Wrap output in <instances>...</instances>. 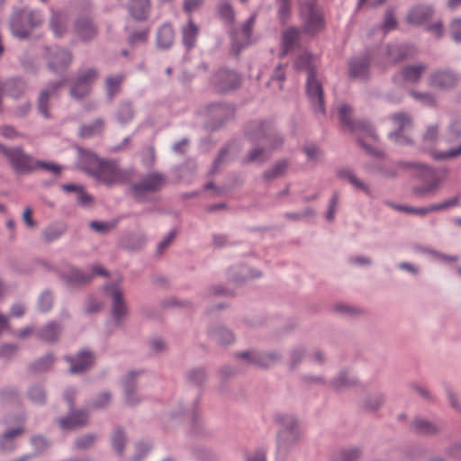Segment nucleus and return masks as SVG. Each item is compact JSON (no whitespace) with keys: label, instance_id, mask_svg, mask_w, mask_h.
Segmentation results:
<instances>
[{"label":"nucleus","instance_id":"052dcab7","mask_svg":"<svg viewBox=\"0 0 461 461\" xmlns=\"http://www.w3.org/2000/svg\"><path fill=\"white\" fill-rule=\"evenodd\" d=\"M304 152L309 159H316L320 155L319 149L314 145H309L304 148Z\"/></svg>","mask_w":461,"mask_h":461},{"label":"nucleus","instance_id":"8fccbe9b","mask_svg":"<svg viewBox=\"0 0 461 461\" xmlns=\"http://www.w3.org/2000/svg\"><path fill=\"white\" fill-rule=\"evenodd\" d=\"M29 395H30V398L35 402H38V403H41L44 402L45 400V394H44V392L43 390L37 386V387H33L30 390L29 392Z\"/></svg>","mask_w":461,"mask_h":461},{"label":"nucleus","instance_id":"774afa93","mask_svg":"<svg viewBox=\"0 0 461 461\" xmlns=\"http://www.w3.org/2000/svg\"><path fill=\"white\" fill-rule=\"evenodd\" d=\"M449 140L458 138L461 135V125L459 123L452 124L449 128Z\"/></svg>","mask_w":461,"mask_h":461},{"label":"nucleus","instance_id":"09e8293b","mask_svg":"<svg viewBox=\"0 0 461 461\" xmlns=\"http://www.w3.org/2000/svg\"><path fill=\"white\" fill-rule=\"evenodd\" d=\"M52 296L50 293H44L41 294L39 301V307L42 312H46L51 308Z\"/></svg>","mask_w":461,"mask_h":461},{"label":"nucleus","instance_id":"37998d69","mask_svg":"<svg viewBox=\"0 0 461 461\" xmlns=\"http://www.w3.org/2000/svg\"><path fill=\"white\" fill-rule=\"evenodd\" d=\"M397 22L392 11H387L384 15L383 29L384 32H390L396 28Z\"/></svg>","mask_w":461,"mask_h":461},{"label":"nucleus","instance_id":"f704fd0d","mask_svg":"<svg viewBox=\"0 0 461 461\" xmlns=\"http://www.w3.org/2000/svg\"><path fill=\"white\" fill-rule=\"evenodd\" d=\"M411 429L414 431L422 434H431L437 429L435 425L422 419L415 420L411 423Z\"/></svg>","mask_w":461,"mask_h":461},{"label":"nucleus","instance_id":"6ab92c4d","mask_svg":"<svg viewBox=\"0 0 461 461\" xmlns=\"http://www.w3.org/2000/svg\"><path fill=\"white\" fill-rule=\"evenodd\" d=\"M199 27L190 19L185 26L182 28V41L187 49H192L195 45Z\"/></svg>","mask_w":461,"mask_h":461},{"label":"nucleus","instance_id":"4c0bfd02","mask_svg":"<svg viewBox=\"0 0 461 461\" xmlns=\"http://www.w3.org/2000/svg\"><path fill=\"white\" fill-rule=\"evenodd\" d=\"M59 328L55 323L48 324L41 331V338L47 342L57 339L59 335Z\"/></svg>","mask_w":461,"mask_h":461},{"label":"nucleus","instance_id":"bf43d9fd","mask_svg":"<svg viewBox=\"0 0 461 461\" xmlns=\"http://www.w3.org/2000/svg\"><path fill=\"white\" fill-rule=\"evenodd\" d=\"M203 4V0H185L184 9L187 13H191L198 9Z\"/></svg>","mask_w":461,"mask_h":461},{"label":"nucleus","instance_id":"864d4df0","mask_svg":"<svg viewBox=\"0 0 461 461\" xmlns=\"http://www.w3.org/2000/svg\"><path fill=\"white\" fill-rule=\"evenodd\" d=\"M451 35L456 41H461V19H456L452 22Z\"/></svg>","mask_w":461,"mask_h":461},{"label":"nucleus","instance_id":"2f4dec72","mask_svg":"<svg viewBox=\"0 0 461 461\" xmlns=\"http://www.w3.org/2000/svg\"><path fill=\"white\" fill-rule=\"evenodd\" d=\"M277 5V17L285 24L291 15V0H276Z\"/></svg>","mask_w":461,"mask_h":461},{"label":"nucleus","instance_id":"412c9836","mask_svg":"<svg viewBox=\"0 0 461 461\" xmlns=\"http://www.w3.org/2000/svg\"><path fill=\"white\" fill-rule=\"evenodd\" d=\"M300 31L295 27H290L282 34V55H285L298 41Z\"/></svg>","mask_w":461,"mask_h":461},{"label":"nucleus","instance_id":"cd10ccee","mask_svg":"<svg viewBox=\"0 0 461 461\" xmlns=\"http://www.w3.org/2000/svg\"><path fill=\"white\" fill-rule=\"evenodd\" d=\"M123 81V75L109 76L106 77L105 91L109 99H112L115 95H117L120 92Z\"/></svg>","mask_w":461,"mask_h":461},{"label":"nucleus","instance_id":"20e7f679","mask_svg":"<svg viewBox=\"0 0 461 461\" xmlns=\"http://www.w3.org/2000/svg\"><path fill=\"white\" fill-rule=\"evenodd\" d=\"M98 77L99 72L95 68L81 69L70 86V95L76 99L86 97L90 94Z\"/></svg>","mask_w":461,"mask_h":461},{"label":"nucleus","instance_id":"9d476101","mask_svg":"<svg viewBox=\"0 0 461 461\" xmlns=\"http://www.w3.org/2000/svg\"><path fill=\"white\" fill-rule=\"evenodd\" d=\"M105 292L112 298V312L114 320L120 322L127 314V306L123 300V294L117 285L105 286Z\"/></svg>","mask_w":461,"mask_h":461},{"label":"nucleus","instance_id":"473e14b6","mask_svg":"<svg viewBox=\"0 0 461 461\" xmlns=\"http://www.w3.org/2000/svg\"><path fill=\"white\" fill-rule=\"evenodd\" d=\"M239 357L249 359L252 362L257 363L260 366L267 367L273 361H274V356H264V357H258L257 355H254L250 352H241L238 354Z\"/></svg>","mask_w":461,"mask_h":461},{"label":"nucleus","instance_id":"a19ab883","mask_svg":"<svg viewBox=\"0 0 461 461\" xmlns=\"http://www.w3.org/2000/svg\"><path fill=\"white\" fill-rule=\"evenodd\" d=\"M119 120L122 123H126L131 121L133 117L132 108L128 104H123L119 109Z\"/></svg>","mask_w":461,"mask_h":461},{"label":"nucleus","instance_id":"dca6fc26","mask_svg":"<svg viewBox=\"0 0 461 461\" xmlns=\"http://www.w3.org/2000/svg\"><path fill=\"white\" fill-rule=\"evenodd\" d=\"M254 134L256 138L263 140L264 146H271L272 149L277 148L282 143L281 138L273 135L270 125L267 123H261Z\"/></svg>","mask_w":461,"mask_h":461},{"label":"nucleus","instance_id":"f03ea898","mask_svg":"<svg viewBox=\"0 0 461 461\" xmlns=\"http://www.w3.org/2000/svg\"><path fill=\"white\" fill-rule=\"evenodd\" d=\"M312 57L305 54L295 62L297 69L307 70L306 92L308 99L315 112H324V97L322 85L317 79L316 71L312 68Z\"/></svg>","mask_w":461,"mask_h":461},{"label":"nucleus","instance_id":"a878e982","mask_svg":"<svg viewBox=\"0 0 461 461\" xmlns=\"http://www.w3.org/2000/svg\"><path fill=\"white\" fill-rule=\"evenodd\" d=\"M175 34L173 28L169 24L162 25L157 35L158 45L160 48H169L174 41Z\"/></svg>","mask_w":461,"mask_h":461},{"label":"nucleus","instance_id":"aec40b11","mask_svg":"<svg viewBox=\"0 0 461 461\" xmlns=\"http://www.w3.org/2000/svg\"><path fill=\"white\" fill-rule=\"evenodd\" d=\"M457 202H458L457 198L455 197V198H451L447 201H445L443 203H440L438 204L430 206L429 208H413V207L405 206L404 211H405V212H411V213H415V214L425 215L433 211L445 210V209L453 207L457 204Z\"/></svg>","mask_w":461,"mask_h":461},{"label":"nucleus","instance_id":"4d7b16f0","mask_svg":"<svg viewBox=\"0 0 461 461\" xmlns=\"http://www.w3.org/2000/svg\"><path fill=\"white\" fill-rule=\"evenodd\" d=\"M427 31L436 37H441L444 32L443 24L441 22H436L433 24L428 25Z\"/></svg>","mask_w":461,"mask_h":461},{"label":"nucleus","instance_id":"4468645a","mask_svg":"<svg viewBox=\"0 0 461 461\" xmlns=\"http://www.w3.org/2000/svg\"><path fill=\"white\" fill-rule=\"evenodd\" d=\"M433 14V9L428 5H420L411 9L408 14V23L415 25L425 23Z\"/></svg>","mask_w":461,"mask_h":461},{"label":"nucleus","instance_id":"680f3d73","mask_svg":"<svg viewBox=\"0 0 461 461\" xmlns=\"http://www.w3.org/2000/svg\"><path fill=\"white\" fill-rule=\"evenodd\" d=\"M32 211L30 207L25 208L23 219L27 226L29 227H34L36 225L35 221L32 220Z\"/></svg>","mask_w":461,"mask_h":461},{"label":"nucleus","instance_id":"69168bd1","mask_svg":"<svg viewBox=\"0 0 461 461\" xmlns=\"http://www.w3.org/2000/svg\"><path fill=\"white\" fill-rule=\"evenodd\" d=\"M32 444L38 449L42 450L47 447V441L41 437H34L32 438Z\"/></svg>","mask_w":461,"mask_h":461},{"label":"nucleus","instance_id":"7c9ffc66","mask_svg":"<svg viewBox=\"0 0 461 461\" xmlns=\"http://www.w3.org/2000/svg\"><path fill=\"white\" fill-rule=\"evenodd\" d=\"M425 69L423 64L405 65V82H416Z\"/></svg>","mask_w":461,"mask_h":461},{"label":"nucleus","instance_id":"6e6552de","mask_svg":"<svg viewBox=\"0 0 461 461\" xmlns=\"http://www.w3.org/2000/svg\"><path fill=\"white\" fill-rule=\"evenodd\" d=\"M212 84L215 91L225 93L237 88L240 84V78L233 71L221 69L214 75Z\"/></svg>","mask_w":461,"mask_h":461},{"label":"nucleus","instance_id":"a211bd4d","mask_svg":"<svg viewBox=\"0 0 461 461\" xmlns=\"http://www.w3.org/2000/svg\"><path fill=\"white\" fill-rule=\"evenodd\" d=\"M369 59L358 58L352 59L349 63V76L353 78H365L367 77Z\"/></svg>","mask_w":461,"mask_h":461},{"label":"nucleus","instance_id":"0e129e2a","mask_svg":"<svg viewBox=\"0 0 461 461\" xmlns=\"http://www.w3.org/2000/svg\"><path fill=\"white\" fill-rule=\"evenodd\" d=\"M176 232L174 230L170 231L167 237L158 245V252H161L164 249H166L174 240Z\"/></svg>","mask_w":461,"mask_h":461},{"label":"nucleus","instance_id":"0eeeda50","mask_svg":"<svg viewBox=\"0 0 461 461\" xmlns=\"http://www.w3.org/2000/svg\"><path fill=\"white\" fill-rule=\"evenodd\" d=\"M351 108L348 105H342L339 108V117L341 122L356 133L363 134L371 140H375V132L372 125L366 121L353 122L350 119Z\"/></svg>","mask_w":461,"mask_h":461},{"label":"nucleus","instance_id":"39448f33","mask_svg":"<svg viewBox=\"0 0 461 461\" xmlns=\"http://www.w3.org/2000/svg\"><path fill=\"white\" fill-rule=\"evenodd\" d=\"M0 152L16 172L27 173L35 169V160L19 147L6 148L0 145Z\"/></svg>","mask_w":461,"mask_h":461},{"label":"nucleus","instance_id":"c03bdc74","mask_svg":"<svg viewBox=\"0 0 461 461\" xmlns=\"http://www.w3.org/2000/svg\"><path fill=\"white\" fill-rule=\"evenodd\" d=\"M134 377H135V373H129L124 381L126 401L131 404H134L136 402V401L131 398V393H132L131 383H132Z\"/></svg>","mask_w":461,"mask_h":461},{"label":"nucleus","instance_id":"c756f323","mask_svg":"<svg viewBox=\"0 0 461 461\" xmlns=\"http://www.w3.org/2000/svg\"><path fill=\"white\" fill-rule=\"evenodd\" d=\"M104 121L98 119L89 125L82 126L80 129V135L84 138H90L92 136L101 133L104 130Z\"/></svg>","mask_w":461,"mask_h":461},{"label":"nucleus","instance_id":"9b49d317","mask_svg":"<svg viewBox=\"0 0 461 461\" xmlns=\"http://www.w3.org/2000/svg\"><path fill=\"white\" fill-rule=\"evenodd\" d=\"M72 61L70 52L65 50H58L49 56V67L54 72L66 70Z\"/></svg>","mask_w":461,"mask_h":461},{"label":"nucleus","instance_id":"f3484780","mask_svg":"<svg viewBox=\"0 0 461 461\" xmlns=\"http://www.w3.org/2000/svg\"><path fill=\"white\" fill-rule=\"evenodd\" d=\"M50 28L56 36H62L67 31L68 17L62 10H52Z\"/></svg>","mask_w":461,"mask_h":461},{"label":"nucleus","instance_id":"f8f14e48","mask_svg":"<svg viewBox=\"0 0 461 461\" xmlns=\"http://www.w3.org/2000/svg\"><path fill=\"white\" fill-rule=\"evenodd\" d=\"M70 363L71 373H81L89 368L94 363V357L90 352L82 351L74 357H68Z\"/></svg>","mask_w":461,"mask_h":461},{"label":"nucleus","instance_id":"f257e3e1","mask_svg":"<svg viewBox=\"0 0 461 461\" xmlns=\"http://www.w3.org/2000/svg\"><path fill=\"white\" fill-rule=\"evenodd\" d=\"M81 163L88 174L105 185L123 184L132 176L130 170L121 169L115 161L101 159L89 151L82 154Z\"/></svg>","mask_w":461,"mask_h":461},{"label":"nucleus","instance_id":"6e6d98bb","mask_svg":"<svg viewBox=\"0 0 461 461\" xmlns=\"http://www.w3.org/2000/svg\"><path fill=\"white\" fill-rule=\"evenodd\" d=\"M264 153H265V148L255 149L248 155L247 161L253 162V161H258V160H263L265 158Z\"/></svg>","mask_w":461,"mask_h":461},{"label":"nucleus","instance_id":"58836bf2","mask_svg":"<svg viewBox=\"0 0 461 461\" xmlns=\"http://www.w3.org/2000/svg\"><path fill=\"white\" fill-rule=\"evenodd\" d=\"M287 169V162L286 161H279L277 162L272 169L265 172L264 176L267 179H273L276 177L282 176Z\"/></svg>","mask_w":461,"mask_h":461},{"label":"nucleus","instance_id":"3c124183","mask_svg":"<svg viewBox=\"0 0 461 461\" xmlns=\"http://www.w3.org/2000/svg\"><path fill=\"white\" fill-rule=\"evenodd\" d=\"M17 352V348L11 344H5L0 347V357L10 358Z\"/></svg>","mask_w":461,"mask_h":461},{"label":"nucleus","instance_id":"e2e57ef3","mask_svg":"<svg viewBox=\"0 0 461 461\" xmlns=\"http://www.w3.org/2000/svg\"><path fill=\"white\" fill-rule=\"evenodd\" d=\"M280 422L287 427V433H293V429L296 425V420L293 417H284L283 419H281Z\"/></svg>","mask_w":461,"mask_h":461},{"label":"nucleus","instance_id":"603ef678","mask_svg":"<svg viewBox=\"0 0 461 461\" xmlns=\"http://www.w3.org/2000/svg\"><path fill=\"white\" fill-rule=\"evenodd\" d=\"M461 155V145L457 149H450L447 152L435 153L436 159L452 158Z\"/></svg>","mask_w":461,"mask_h":461},{"label":"nucleus","instance_id":"393cba45","mask_svg":"<svg viewBox=\"0 0 461 461\" xmlns=\"http://www.w3.org/2000/svg\"><path fill=\"white\" fill-rule=\"evenodd\" d=\"M60 86H61V83L52 84V85L49 86V87L47 89L41 91V93L40 94L39 100H38V107H39L40 113L43 116L49 117L48 106H47L48 100L50 97H51L54 95L56 90Z\"/></svg>","mask_w":461,"mask_h":461},{"label":"nucleus","instance_id":"1a4fd4ad","mask_svg":"<svg viewBox=\"0 0 461 461\" xmlns=\"http://www.w3.org/2000/svg\"><path fill=\"white\" fill-rule=\"evenodd\" d=\"M165 178L160 174H150L140 183L131 187V192L137 199H141L146 194L156 192L162 187Z\"/></svg>","mask_w":461,"mask_h":461},{"label":"nucleus","instance_id":"72a5a7b5","mask_svg":"<svg viewBox=\"0 0 461 461\" xmlns=\"http://www.w3.org/2000/svg\"><path fill=\"white\" fill-rule=\"evenodd\" d=\"M64 232L65 227L62 224H53L44 230L43 237L46 241L50 242L59 239Z\"/></svg>","mask_w":461,"mask_h":461},{"label":"nucleus","instance_id":"b1692460","mask_svg":"<svg viewBox=\"0 0 461 461\" xmlns=\"http://www.w3.org/2000/svg\"><path fill=\"white\" fill-rule=\"evenodd\" d=\"M76 32L84 41L94 38L96 34L95 28L88 19H80L76 23Z\"/></svg>","mask_w":461,"mask_h":461},{"label":"nucleus","instance_id":"e433bc0d","mask_svg":"<svg viewBox=\"0 0 461 461\" xmlns=\"http://www.w3.org/2000/svg\"><path fill=\"white\" fill-rule=\"evenodd\" d=\"M218 14L221 19L226 22L232 23L235 14L232 6L227 1H222L218 5Z\"/></svg>","mask_w":461,"mask_h":461},{"label":"nucleus","instance_id":"de8ad7c7","mask_svg":"<svg viewBox=\"0 0 461 461\" xmlns=\"http://www.w3.org/2000/svg\"><path fill=\"white\" fill-rule=\"evenodd\" d=\"M123 443L124 434L121 430L116 431L113 438V446L119 454L123 451Z\"/></svg>","mask_w":461,"mask_h":461},{"label":"nucleus","instance_id":"c9c22d12","mask_svg":"<svg viewBox=\"0 0 461 461\" xmlns=\"http://www.w3.org/2000/svg\"><path fill=\"white\" fill-rule=\"evenodd\" d=\"M393 120L397 130L389 133V139L395 143L401 142L403 136V115L402 113H398L393 116Z\"/></svg>","mask_w":461,"mask_h":461},{"label":"nucleus","instance_id":"bb28decb","mask_svg":"<svg viewBox=\"0 0 461 461\" xmlns=\"http://www.w3.org/2000/svg\"><path fill=\"white\" fill-rule=\"evenodd\" d=\"M339 176L342 179L350 183L357 190L363 191L366 194L370 193L368 185L362 180L358 179L351 170L348 168L340 169L339 171Z\"/></svg>","mask_w":461,"mask_h":461},{"label":"nucleus","instance_id":"ddd939ff","mask_svg":"<svg viewBox=\"0 0 461 461\" xmlns=\"http://www.w3.org/2000/svg\"><path fill=\"white\" fill-rule=\"evenodd\" d=\"M442 182V177L438 172L426 168L424 171V183L417 189L419 193L427 194L434 192Z\"/></svg>","mask_w":461,"mask_h":461},{"label":"nucleus","instance_id":"423d86ee","mask_svg":"<svg viewBox=\"0 0 461 461\" xmlns=\"http://www.w3.org/2000/svg\"><path fill=\"white\" fill-rule=\"evenodd\" d=\"M300 12L303 23V31L314 35L324 28V19L321 12L312 2L301 5Z\"/></svg>","mask_w":461,"mask_h":461},{"label":"nucleus","instance_id":"79ce46f5","mask_svg":"<svg viewBox=\"0 0 461 461\" xmlns=\"http://www.w3.org/2000/svg\"><path fill=\"white\" fill-rule=\"evenodd\" d=\"M359 455L360 454L357 449L345 450L336 457L335 461H357Z\"/></svg>","mask_w":461,"mask_h":461},{"label":"nucleus","instance_id":"49530a36","mask_svg":"<svg viewBox=\"0 0 461 461\" xmlns=\"http://www.w3.org/2000/svg\"><path fill=\"white\" fill-rule=\"evenodd\" d=\"M53 362H54L53 357L48 355V356L44 357L43 358L40 359L39 361H37L34 364L33 368L36 371H45L52 365Z\"/></svg>","mask_w":461,"mask_h":461},{"label":"nucleus","instance_id":"7ed1b4c3","mask_svg":"<svg viewBox=\"0 0 461 461\" xmlns=\"http://www.w3.org/2000/svg\"><path fill=\"white\" fill-rule=\"evenodd\" d=\"M42 22V15L36 11L15 14L11 23L12 32L17 38H26Z\"/></svg>","mask_w":461,"mask_h":461},{"label":"nucleus","instance_id":"5fc2aeb1","mask_svg":"<svg viewBox=\"0 0 461 461\" xmlns=\"http://www.w3.org/2000/svg\"><path fill=\"white\" fill-rule=\"evenodd\" d=\"M95 441V438L91 435H86L80 438H78L76 442V447L77 448H86L90 447Z\"/></svg>","mask_w":461,"mask_h":461},{"label":"nucleus","instance_id":"338daca9","mask_svg":"<svg viewBox=\"0 0 461 461\" xmlns=\"http://www.w3.org/2000/svg\"><path fill=\"white\" fill-rule=\"evenodd\" d=\"M438 135V129L435 126H429L424 133V140L432 141Z\"/></svg>","mask_w":461,"mask_h":461},{"label":"nucleus","instance_id":"2eb2a0df","mask_svg":"<svg viewBox=\"0 0 461 461\" xmlns=\"http://www.w3.org/2000/svg\"><path fill=\"white\" fill-rule=\"evenodd\" d=\"M456 81V76L447 70H438L430 77V84L435 87H450L455 85Z\"/></svg>","mask_w":461,"mask_h":461},{"label":"nucleus","instance_id":"4be33fe9","mask_svg":"<svg viewBox=\"0 0 461 461\" xmlns=\"http://www.w3.org/2000/svg\"><path fill=\"white\" fill-rule=\"evenodd\" d=\"M149 11V0H131L130 12L137 20L146 19Z\"/></svg>","mask_w":461,"mask_h":461},{"label":"nucleus","instance_id":"13d9d810","mask_svg":"<svg viewBox=\"0 0 461 461\" xmlns=\"http://www.w3.org/2000/svg\"><path fill=\"white\" fill-rule=\"evenodd\" d=\"M338 203H339V198H338V195L335 194H333V196L330 200V209L326 215L328 221H332L334 219Z\"/></svg>","mask_w":461,"mask_h":461},{"label":"nucleus","instance_id":"5701e85b","mask_svg":"<svg viewBox=\"0 0 461 461\" xmlns=\"http://www.w3.org/2000/svg\"><path fill=\"white\" fill-rule=\"evenodd\" d=\"M86 420L87 416L85 412H77L65 419L59 420V423L61 429H69L85 425Z\"/></svg>","mask_w":461,"mask_h":461},{"label":"nucleus","instance_id":"a18cd8bd","mask_svg":"<svg viewBox=\"0 0 461 461\" xmlns=\"http://www.w3.org/2000/svg\"><path fill=\"white\" fill-rule=\"evenodd\" d=\"M36 168H43L45 170L54 173L55 175H58L61 172V167L51 162L35 160V169Z\"/></svg>","mask_w":461,"mask_h":461},{"label":"nucleus","instance_id":"ea45409f","mask_svg":"<svg viewBox=\"0 0 461 461\" xmlns=\"http://www.w3.org/2000/svg\"><path fill=\"white\" fill-rule=\"evenodd\" d=\"M255 22H256V14H252L242 26L240 32L245 40L246 44L249 43V38H250L252 28L255 24Z\"/></svg>","mask_w":461,"mask_h":461},{"label":"nucleus","instance_id":"c85d7f7f","mask_svg":"<svg viewBox=\"0 0 461 461\" xmlns=\"http://www.w3.org/2000/svg\"><path fill=\"white\" fill-rule=\"evenodd\" d=\"M65 278L70 285H82L91 280L92 276L84 274L79 269L70 268L64 274Z\"/></svg>","mask_w":461,"mask_h":461}]
</instances>
